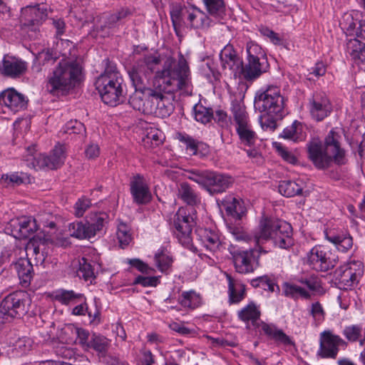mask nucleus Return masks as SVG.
<instances>
[{"label": "nucleus", "mask_w": 365, "mask_h": 365, "mask_svg": "<svg viewBox=\"0 0 365 365\" xmlns=\"http://www.w3.org/2000/svg\"><path fill=\"white\" fill-rule=\"evenodd\" d=\"M189 67L185 59L181 56L176 62L173 58H168L163 63V68L158 71L153 78V92L148 91L147 94L151 96L155 113L162 118L169 116L173 110L170 99L163 95L180 92L184 95H191L192 86L190 81Z\"/></svg>", "instance_id": "obj_1"}, {"label": "nucleus", "mask_w": 365, "mask_h": 365, "mask_svg": "<svg viewBox=\"0 0 365 365\" xmlns=\"http://www.w3.org/2000/svg\"><path fill=\"white\" fill-rule=\"evenodd\" d=\"M160 63V58L158 55H145L138 60L128 71L130 81L135 88V92L130 96L129 104L133 109L143 113L150 114L153 108L151 96L147 94L148 91L153 92V81L149 83L150 76Z\"/></svg>", "instance_id": "obj_2"}, {"label": "nucleus", "mask_w": 365, "mask_h": 365, "mask_svg": "<svg viewBox=\"0 0 365 365\" xmlns=\"http://www.w3.org/2000/svg\"><path fill=\"white\" fill-rule=\"evenodd\" d=\"M228 232L235 240L249 242L253 240L257 246L272 240L280 248H287L292 245V228L289 223L278 219L263 218L260 220L258 230L254 236L247 233L242 227L227 224Z\"/></svg>", "instance_id": "obj_3"}, {"label": "nucleus", "mask_w": 365, "mask_h": 365, "mask_svg": "<svg viewBox=\"0 0 365 365\" xmlns=\"http://www.w3.org/2000/svg\"><path fill=\"white\" fill-rule=\"evenodd\" d=\"M106 67L96 79L95 85L102 101L110 106H115L124 100L123 79L115 64L106 60Z\"/></svg>", "instance_id": "obj_4"}, {"label": "nucleus", "mask_w": 365, "mask_h": 365, "mask_svg": "<svg viewBox=\"0 0 365 365\" xmlns=\"http://www.w3.org/2000/svg\"><path fill=\"white\" fill-rule=\"evenodd\" d=\"M81 73V67L76 61L62 60L48 76L46 88L54 95L68 91L79 81Z\"/></svg>", "instance_id": "obj_5"}, {"label": "nucleus", "mask_w": 365, "mask_h": 365, "mask_svg": "<svg viewBox=\"0 0 365 365\" xmlns=\"http://www.w3.org/2000/svg\"><path fill=\"white\" fill-rule=\"evenodd\" d=\"M255 107L260 113L278 118H283L287 113L285 98L281 94L280 88L274 86H268L257 92Z\"/></svg>", "instance_id": "obj_6"}, {"label": "nucleus", "mask_w": 365, "mask_h": 365, "mask_svg": "<svg viewBox=\"0 0 365 365\" xmlns=\"http://www.w3.org/2000/svg\"><path fill=\"white\" fill-rule=\"evenodd\" d=\"M187 178L205 187L211 195L225 192L232 183L230 177L210 171L190 170Z\"/></svg>", "instance_id": "obj_7"}, {"label": "nucleus", "mask_w": 365, "mask_h": 365, "mask_svg": "<svg viewBox=\"0 0 365 365\" xmlns=\"http://www.w3.org/2000/svg\"><path fill=\"white\" fill-rule=\"evenodd\" d=\"M108 218L105 212L91 214L86 222L71 223L68 226L70 235L78 239H90L102 232L108 223Z\"/></svg>", "instance_id": "obj_8"}, {"label": "nucleus", "mask_w": 365, "mask_h": 365, "mask_svg": "<svg viewBox=\"0 0 365 365\" xmlns=\"http://www.w3.org/2000/svg\"><path fill=\"white\" fill-rule=\"evenodd\" d=\"M231 110L240 143L244 145H253L257 139V135L252 129L245 106L239 102H233Z\"/></svg>", "instance_id": "obj_9"}, {"label": "nucleus", "mask_w": 365, "mask_h": 365, "mask_svg": "<svg viewBox=\"0 0 365 365\" xmlns=\"http://www.w3.org/2000/svg\"><path fill=\"white\" fill-rule=\"evenodd\" d=\"M27 153L26 160L28 162V165L35 170L44 168L51 170L57 169L63 164L66 158L65 148L63 145L55 146L48 156L35 153L34 145L28 147Z\"/></svg>", "instance_id": "obj_10"}, {"label": "nucleus", "mask_w": 365, "mask_h": 365, "mask_svg": "<svg viewBox=\"0 0 365 365\" xmlns=\"http://www.w3.org/2000/svg\"><path fill=\"white\" fill-rule=\"evenodd\" d=\"M228 250L237 272L250 274L259 267V253L262 252L261 247L258 250L255 249L244 250L230 245Z\"/></svg>", "instance_id": "obj_11"}, {"label": "nucleus", "mask_w": 365, "mask_h": 365, "mask_svg": "<svg viewBox=\"0 0 365 365\" xmlns=\"http://www.w3.org/2000/svg\"><path fill=\"white\" fill-rule=\"evenodd\" d=\"M363 274V263L353 260L337 268L334 272V278L341 289H348L356 286Z\"/></svg>", "instance_id": "obj_12"}, {"label": "nucleus", "mask_w": 365, "mask_h": 365, "mask_svg": "<svg viewBox=\"0 0 365 365\" xmlns=\"http://www.w3.org/2000/svg\"><path fill=\"white\" fill-rule=\"evenodd\" d=\"M175 235L179 242L188 247L192 242V230L195 225L194 217L185 207H180L175 213L173 221Z\"/></svg>", "instance_id": "obj_13"}, {"label": "nucleus", "mask_w": 365, "mask_h": 365, "mask_svg": "<svg viewBox=\"0 0 365 365\" xmlns=\"http://www.w3.org/2000/svg\"><path fill=\"white\" fill-rule=\"evenodd\" d=\"M21 17L24 19L23 27L31 38H35L39 31V26L46 19V6L43 4L28 6L22 9Z\"/></svg>", "instance_id": "obj_14"}, {"label": "nucleus", "mask_w": 365, "mask_h": 365, "mask_svg": "<svg viewBox=\"0 0 365 365\" xmlns=\"http://www.w3.org/2000/svg\"><path fill=\"white\" fill-rule=\"evenodd\" d=\"M307 259L309 266L318 272L328 271L338 261L327 247L322 245L314 247L308 253Z\"/></svg>", "instance_id": "obj_15"}, {"label": "nucleus", "mask_w": 365, "mask_h": 365, "mask_svg": "<svg viewBox=\"0 0 365 365\" xmlns=\"http://www.w3.org/2000/svg\"><path fill=\"white\" fill-rule=\"evenodd\" d=\"M346 345V341L339 336L334 334L330 330H325L320 334L317 355L322 359H336L339 346Z\"/></svg>", "instance_id": "obj_16"}, {"label": "nucleus", "mask_w": 365, "mask_h": 365, "mask_svg": "<svg viewBox=\"0 0 365 365\" xmlns=\"http://www.w3.org/2000/svg\"><path fill=\"white\" fill-rule=\"evenodd\" d=\"M309 158L319 169H324L329 166L333 158L328 150L322 145L319 138H312L307 144Z\"/></svg>", "instance_id": "obj_17"}, {"label": "nucleus", "mask_w": 365, "mask_h": 365, "mask_svg": "<svg viewBox=\"0 0 365 365\" xmlns=\"http://www.w3.org/2000/svg\"><path fill=\"white\" fill-rule=\"evenodd\" d=\"M28 100L14 88L4 91L0 94V106L4 108V113H16L26 108Z\"/></svg>", "instance_id": "obj_18"}, {"label": "nucleus", "mask_w": 365, "mask_h": 365, "mask_svg": "<svg viewBox=\"0 0 365 365\" xmlns=\"http://www.w3.org/2000/svg\"><path fill=\"white\" fill-rule=\"evenodd\" d=\"M341 132L332 129L326 136L323 145L337 165H344L346 163L345 150L341 147Z\"/></svg>", "instance_id": "obj_19"}, {"label": "nucleus", "mask_w": 365, "mask_h": 365, "mask_svg": "<svg viewBox=\"0 0 365 365\" xmlns=\"http://www.w3.org/2000/svg\"><path fill=\"white\" fill-rule=\"evenodd\" d=\"M269 67L267 58L247 59L245 65L242 62L238 78L249 81H254L266 73Z\"/></svg>", "instance_id": "obj_20"}, {"label": "nucleus", "mask_w": 365, "mask_h": 365, "mask_svg": "<svg viewBox=\"0 0 365 365\" xmlns=\"http://www.w3.org/2000/svg\"><path fill=\"white\" fill-rule=\"evenodd\" d=\"M330 101L324 93H314L309 100V111L312 117L317 121H321L331 112Z\"/></svg>", "instance_id": "obj_21"}, {"label": "nucleus", "mask_w": 365, "mask_h": 365, "mask_svg": "<svg viewBox=\"0 0 365 365\" xmlns=\"http://www.w3.org/2000/svg\"><path fill=\"white\" fill-rule=\"evenodd\" d=\"M27 70V63L21 58L5 55L0 63V72L6 77L16 78L22 76Z\"/></svg>", "instance_id": "obj_22"}, {"label": "nucleus", "mask_w": 365, "mask_h": 365, "mask_svg": "<svg viewBox=\"0 0 365 365\" xmlns=\"http://www.w3.org/2000/svg\"><path fill=\"white\" fill-rule=\"evenodd\" d=\"M220 59L223 70L230 71L235 78L239 77L242 60L232 46L227 44L223 48L220 53Z\"/></svg>", "instance_id": "obj_23"}, {"label": "nucleus", "mask_w": 365, "mask_h": 365, "mask_svg": "<svg viewBox=\"0 0 365 365\" xmlns=\"http://www.w3.org/2000/svg\"><path fill=\"white\" fill-rule=\"evenodd\" d=\"M11 235L16 238H28L38 229L36 221L31 217H23L10 222Z\"/></svg>", "instance_id": "obj_24"}, {"label": "nucleus", "mask_w": 365, "mask_h": 365, "mask_svg": "<svg viewBox=\"0 0 365 365\" xmlns=\"http://www.w3.org/2000/svg\"><path fill=\"white\" fill-rule=\"evenodd\" d=\"M347 52L355 63L365 62V30L356 34L346 43Z\"/></svg>", "instance_id": "obj_25"}, {"label": "nucleus", "mask_w": 365, "mask_h": 365, "mask_svg": "<svg viewBox=\"0 0 365 365\" xmlns=\"http://www.w3.org/2000/svg\"><path fill=\"white\" fill-rule=\"evenodd\" d=\"M185 24L193 29L208 28L212 23L204 11L194 6H188V11H185Z\"/></svg>", "instance_id": "obj_26"}, {"label": "nucleus", "mask_w": 365, "mask_h": 365, "mask_svg": "<svg viewBox=\"0 0 365 365\" xmlns=\"http://www.w3.org/2000/svg\"><path fill=\"white\" fill-rule=\"evenodd\" d=\"M129 14L130 11L128 9H122L115 14L101 17L100 24L96 26L97 33L99 34L102 31V34H100V36L104 37L106 35L109 34L107 30L115 28L118 26V23Z\"/></svg>", "instance_id": "obj_27"}, {"label": "nucleus", "mask_w": 365, "mask_h": 365, "mask_svg": "<svg viewBox=\"0 0 365 365\" xmlns=\"http://www.w3.org/2000/svg\"><path fill=\"white\" fill-rule=\"evenodd\" d=\"M196 233L199 240L207 250L215 252L220 249L221 241L217 232L207 228H199Z\"/></svg>", "instance_id": "obj_28"}, {"label": "nucleus", "mask_w": 365, "mask_h": 365, "mask_svg": "<svg viewBox=\"0 0 365 365\" xmlns=\"http://www.w3.org/2000/svg\"><path fill=\"white\" fill-rule=\"evenodd\" d=\"M130 191L135 202L138 204H145L149 202L150 194L148 187L144 182L143 178L140 175L134 177L130 183Z\"/></svg>", "instance_id": "obj_29"}, {"label": "nucleus", "mask_w": 365, "mask_h": 365, "mask_svg": "<svg viewBox=\"0 0 365 365\" xmlns=\"http://www.w3.org/2000/svg\"><path fill=\"white\" fill-rule=\"evenodd\" d=\"M222 205L228 215L236 220H241L247 210L244 202L233 197H228L222 202Z\"/></svg>", "instance_id": "obj_30"}, {"label": "nucleus", "mask_w": 365, "mask_h": 365, "mask_svg": "<svg viewBox=\"0 0 365 365\" xmlns=\"http://www.w3.org/2000/svg\"><path fill=\"white\" fill-rule=\"evenodd\" d=\"M260 327L265 334L276 341L284 345H291L293 344L289 336L282 330L278 329L274 325L261 322Z\"/></svg>", "instance_id": "obj_31"}, {"label": "nucleus", "mask_w": 365, "mask_h": 365, "mask_svg": "<svg viewBox=\"0 0 365 365\" xmlns=\"http://www.w3.org/2000/svg\"><path fill=\"white\" fill-rule=\"evenodd\" d=\"M326 237L341 252H346L352 247L353 239L349 234L327 233Z\"/></svg>", "instance_id": "obj_32"}, {"label": "nucleus", "mask_w": 365, "mask_h": 365, "mask_svg": "<svg viewBox=\"0 0 365 365\" xmlns=\"http://www.w3.org/2000/svg\"><path fill=\"white\" fill-rule=\"evenodd\" d=\"M15 269L18 273L21 282L28 284L32 277L33 265L27 258H21L15 264Z\"/></svg>", "instance_id": "obj_33"}, {"label": "nucleus", "mask_w": 365, "mask_h": 365, "mask_svg": "<svg viewBox=\"0 0 365 365\" xmlns=\"http://www.w3.org/2000/svg\"><path fill=\"white\" fill-rule=\"evenodd\" d=\"M237 316L238 318L244 322H248L250 321L254 326L260 327L261 323L258 324L257 322L260 317V311L253 302L248 304L246 307L239 311Z\"/></svg>", "instance_id": "obj_34"}, {"label": "nucleus", "mask_w": 365, "mask_h": 365, "mask_svg": "<svg viewBox=\"0 0 365 365\" xmlns=\"http://www.w3.org/2000/svg\"><path fill=\"white\" fill-rule=\"evenodd\" d=\"M303 190V184L300 181L299 183L293 180H283L279 185V192L287 197L299 195Z\"/></svg>", "instance_id": "obj_35"}, {"label": "nucleus", "mask_w": 365, "mask_h": 365, "mask_svg": "<svg viewBox=\"0 0 365 365\" xmlns=\"http://www.w3.org/2000/svg\"><path fill=\"white\" fill-rule=\"evenodd\" d=\"M178 197L190 205H195L200 202V197L194 190L186 182H182L178 188Z\"/></svg>", "instance_id": "obj_36"}, {"label": "nucleus", "mask_w": 365, "mask_h": 365, "mask_svg": "<svg viewBox=\"0 0 365 365\" xmlns=\"http://www.w3.org/2000/svg\"><path fill=\"white\" fill-rule=\"evenodd\" d=\"M227 279L230 300L232 303H238L245 297V285L240 282H235L229 275H227Z\"/></svg>", "instance_id": "obj_37"}, {"label": "nucleus", "mask_w": 365, "mask_h": 365, "mask_svg": "<svg viewBox=\"0 0 365 365\" xmlns=\"http://www.w3.org/2000/svg\"><path fill=\"white\" fill-rule=\"evenodd\" d=\"M281 137L294 142L303 140L304 136L302 134V124L297 121H294L291 125L286 127L283 130Z\"/></svg>", "instance_id": "obj_38"}, {"label": "nucleus", "mask_w": 365, "mask_h": 365, "mask_svg": "<svg viewBox=\"0 0 365 365\" xmlns=\"http://www.w3.org/2000/svg\"><path fill=\"white\" fill-rule=\"evenodd\" d=\"M208 14L215 19H222L225 14L223 0H202Z\"/></svg>", "instance_id": "obj_39"}, {"label": "nucleus", "mask_w": 365, "mask_h": 365, "mask_svg": "<svg viewBox=\"0 0 365 365\" xmlns=\"http://www.w3.org/2000/svg\"><path fill=\"white\" fill-rule=\"evenodd\" d=\"M55 299L63 304L77 303L83 299V294L73 290L60 289L56 292Z\"/></svg>", "instance_id": "obj_40"}, {"label": "nucleus", "mask_w": 365, "mask_h": 365, "mask_svg": "<svg viewBox=\"0 0 365 365\" xmlns=\"http://www.w3.org/2000/svg\"><path fill=\"white\" fill-rule=\"evenodd\" d=\"M345 337L350 341H359L363 345L365 341V331L359 325L346 327L343 331Z\"/></svg>", "instance_id": "obj_41"}, {"label": "nucleus", "mask_w": 365, "mask_h": 365, "mask_svg": "<svg viewBox=\"0 0 365 365\" xmlns=\"http://www.w3.org/2000/svg\"><path fill=\"white\" fill-rule=\"evenodd\" d=\"M283 293L286 297L291 298H298L301 297L304 299H310L311 294L304 288L294 284L285 282L282 287Z\"/></svg>", "instance_id": "obj_42"}, {"label": "nucleus", "mask_w": 365, "mask_h": 365, "mask_svg": "<svg viewBox=\"0 0 365 365\" xmlns=\"http://www.w3.org/2000/svg\"><path fill=\"white\" fill-rule=\"evenodd\" d=\"M179 302L184 307L195 309L201 304V298L194 291L184 292L179 298Z\"/></svg>", "instance_id": "obj_43"}, {"label": "nucleus", "mask_w": 365, "mask_h": 365, "mask_svg": "<svg viewBox=\"0 0 365 365\" xmlns=\"http://www.w3.org/2000/svg\"><path fill=\"white\" fill-rule=\"evenodd\" d=\"M77 275L86 282L91 283L95 278L94 272L91 264L88 260L83 257L79 260V267L77 270Z\"/></svg>", "instance_id": "obj_44"}, {"label": "nucleus", "mask_w": 365, "mask_h": 365, "mask_svg": "<svg viewBox=\"0 0 365 365\" xmlns=\"http://www.w3.org/2000/svg\"><path fill=\"white\" fill-rule=\"evenodd\" d=\"M88 346L99 353H105L109 346V340L103 336L93 334L88 343Z\"/></svg>", "instance_id": "obj_45"}, {"label": "nucleus", "mask_w": 365, "mask_h": 365, "mask_svg": "<svg viewBox=\"0 0 365 365\" xmlns=\"http://www.w3.org/2000/svg\"><path fill=\"white\" fill-rule=\"evenodd\" d=\"M116 235L120 246L122 248H124L125 246H127L132 240L130 230L128 225L124 222H120L118 224Z\"/></svg>", "instance_id": "obj_46"}, {"label": "nucleus", "mask_w": 365, "mask_h": 365, "mask_svg": "<svg viewBox=\"0 0 365 365\" xmlns=\"http://www.w3.org/2000/svg\"><path fill=\"white\" fill-rule=\"evenodd\" d=\"M185 11H188V6L181 5H175L170 11L171 20L175 29L180 26L182 21L185 22L186 14Z\"/></svg>", "instance_id": "obj_47"}, {"label": "nucleus", "mask_w": 365, "mask_h": 365, "mask_svg": "<svg viewBox=\"0 0 365 365\" xmlns=\"http://www.w3.org/2000/svg\"><path fill=\"white\" fill-rule=\"evenodd\" d=\"M194 116L197 121L205 124L210 121L212 112L211 109L202 105H195L194 106Z\"/></svg>", "instance_id": "obj_48"}, {"label": "nucleus", "mask_w": 365, "mask_h": 365, "mask_svg": "<svg viewBox=\"0 0 365 365\" xmlns=\"http://www.w3.org/2000/svg\"><path fill=\"white\" fill-rule=\"evenodd\" d=\"M340 24L342 26V29L346 30V35L354 36L356 37L357 19H354V14H345L343 17V21Z\"/></svg>", "instance_id": "obj_49"}, {"label": "nucleus", "mask_w": 365, "mask_h": 365, "mask_svg": "<svg viewBox=\"0 0 365 365\" xmlns=\"http://www.w3.org/2000/svg\"><path fill=\"white\" fill-rule=\"evenodd\" d=\"M247 59L267 58L266 54L262 48L255 42L249 41L247 43Z\"/></svg>", "instance_id": "obj_50"}, {"label": "nucleus", "mask_w": 365, "mask_h": 365, "mask_svg": "<svg viewBox=\"0 0 365 365\" xmlns=\"http://www.w3.org/2000/svg\"><path fill=\"white\" fill-rule=\"evenodd\" d=\"M282 118L263 113L259 118V122L263 130H274L277 127V120Z\"/></svg>", "instance_id": "obj_51"}, {"label": "nucleus", "mask_w": 365, "mask_h": 365, "mask_svg": "<svg viewBox=\"0 0 365 365\" xmlns=\"http://www.w3.org/2000/svg\"><path fill=\"white\" fill-rule=\"evenodd\" d=\"M145 144H150L152 147H156L163 143V133L158 129H151L143 139Z\"/></svg>", "instance_id": "obj_52"}, {"label": "nucleus", "mask_w": 365, "mask_h": 365, "mask_svg": "<svg viewBox=\"0 0 365 365\" xmlns=\"http://www.w3.org/2000/svg\"><path fill=\"white\" fill-rule=\"evenodd\" d=\"M155 264L161 272H165L170 267L173 260L163 252H158L155 255Z\"/></svg>", "instance_id": "obj_53"}, {"label": "nucleus", "mask_w": 365, "mask_h": 365, "mask_svg": "<svg viewBox=\"0 0 365 365\" xmlns=\"http://www.w3.org/2000/svg\"><path fill=\"white\" fill-rule=\"evenodd\" d=\"M40 245H36V241L34 239L31 240L26 246L27 255L35 256L37 262H43L46 259L43 252H40Z\"/></svg>", "instance_id": "obj_54"}, {"label": "nucleus", "mask_w": 365, "mask_h": 365, "mask_svg": "<svg viewBox=\"0 0 365 365\" xmlns=\"http://www.w3.org/2000/svg\"><path fill=\"white\" fill-rule=\"evenodd\" d=\"M92 203L90 199L82 197L79 198L74 205V214L76 217H82L86 211L89 209Z\"/></svg>", "instance_id": "obj_55"}, {"label": "nucleus", "mask_w": 365, "mask_h": 365, "mask_svg": "<svg viewBox=\"0 0 365 365\" xmlns=\"http://www.w3.org/2000/svg\"><path fill=\"white\" fill-rule=\"evenodd\" d=\"M251 284L255 287H261L264 290L267 289L271 292L274 290V284L267 276H262L252 279Z\"/></svg>", "instance_id": "obj_56"}, {"label": "nucleus", "mask_w": 365, "mask_h": 365, "mask_svg": "<svg viewBox=\"0 0 365 365\" xmlns=\"http://www.w3.org/2000/svg\"><path fill=\"white\" fill-rule=\"evenodd\" d=\"M310 314L314 321L318 324L321 323L324 319L325 312L319 302H316L312 304Z\"/></svg>", "instance_id": "obj_57"}, {"label": "nucleus", "mask_w": 365, "mask_h": 365, "mask_svg": "<svg viewBox=\"0 0 365 365\" xmlns=\"http://www.w3.org/2000/svg\"><path fill=\"white\" fill-rule=\"evenodd\" d=\"M276 149L279 155L287 163L294 164L297 162V158L293 153L289 151L285 147L279 143H276Z\"/></svg>", "instance_id": "obj_58"}, {"label": "nucleus", "mask_w": 365, "mask_h": 365, "mask_svg": "<svg viewBox=\"0 0 365 365\" xmlns=\"http://www.w3.org/2000/svg\"><path fill=\"white\" fill-rule=\"evenodd\" d=\"M1 183L6 185H20L24 182L23 178L16 173L11 175H4L1 177Z\"/></svg>", "instance_id": "obj_59"}, {"label": "nucleus", "mask_w": 365, "mask_h": 365, "mask_svg": "<svg viewBox=\"0 0 365 365\" xmlns=\"http://www.w3.org/2000/svg\"><path fill=\"white\" fill-rule=\"evenodd\" d=\"M36 56L37 60L39 62H42L43 65L48 63L52 64L56 61V57L53 56L52 51L49 49L43 50L41 52H38Z\"/></svg>", "instance_id": "obj_60"}, {"label": "nucleus", "mask_w": 365, "mask_h": 365, "mask_svg": "<svg viewBox=\"0 0 365 365\" xmlns=\"http://www.w3.org/2000/svg\"><path fill=\"white\" fill-rule=\"evenodd\" d=\"M299 282L305 284L312 291H318L321 288L319 281L314 277L301 279Z\"/></svg>", "instance_id": "obj_61"}, {"label": "nucleus", "mask_w": 365, "mask_h": 365, "mask_svg": "<svg viewBox=\"0 0 365 365\" xmlns=\"http://www.w3.org/2000/svg\"><path fill=\"white\" fill-rule=\"evenodd\" d=\"M158 279L155 277L138 276L135 279V283L141 284L143 287L156 286Z\"/></svg>", "instance_id": "obj_62"}, {"label": "nucleus", "mask_w": 365, "mask_h": 365, "mask_svg": "<svg viewBox=\"0 0 365 365\" xmlns=\"http://www.w3.org/2000/svg\"><path fill=\"white\" fill-rule=\"evenodd\" d=\"M213 118L221 127H224L227 124V115L222 110H216L215 113H212Z\"/></svg>", "instance_id": "obj_63"}, {"label": "nucleus", "mask_w": 365, "mask_h": 365, "mask_svg": "<svg viewBox=\"0 0 365 365\" xmlns=\"http://www.w3.org/2000/svg\"><path fill=\"white\" fill-rule=\"evenodd\" d=\"M86 155L89 159L97 158L100 154V148L98 145L91 143L86 149Z\"/></svg>", "instance_id": "obj_64"}]
</instances>
